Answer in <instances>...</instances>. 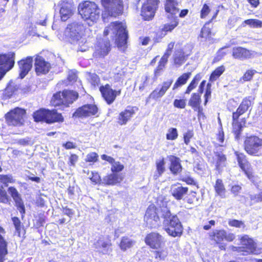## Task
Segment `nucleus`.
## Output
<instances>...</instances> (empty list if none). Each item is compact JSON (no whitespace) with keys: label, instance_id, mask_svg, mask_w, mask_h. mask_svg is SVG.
Here are the masks:
<instances>
[{"label":"nucleus","instance_id":"obj_1","mask_svg":"<svg viewBox=\"0 0 262 262\" xmlns=\"http://www.w3.org/2000/svg\"><path fill=\"white\" fill-rule=\"evenodd\" d=\"M162 212L165 231L172 237L181 236L183 232V227L178 216L172 214L169 209H165Z\"/></svg>","mask_w":262,"mask_h":262},{"label":"nucleus","instance_id":"obj_2","mask_svg":"<svg viewBox=\"0 0 262 262\" xmlns=\"http://www.w3.org/2000/svg\"><path fill=\"white\" fill-rule=\"evenodd\" d=\"M78 12L89 26H92L99 19L100 10L95 3L85 1L79 4Z\"/></svg>","mask_w":262,"mask_h":262},{"label":"nucleus","instance_id":"obj_3","mask_svg":"<svg viewBox=\"0 0 262 262\" xmlns=\"http://www.w3.org/2000/svg\"><path fill=\"white\" fill-rule=\"evenodd\" d=\"M112 30L115 37V42L118 48L124 47L127 42L128 38L126 28L122 23L114 22L109 27L106 28L103 32L104 36H107Z\"/></svg>","mask_w":262,"mask_h":262},{"label":"nucleus","instance_id":"obj_4","mask_svg":"<svg viewBox=\"0 0 262 262\" xmlns=\"http://www.w3.org/2000/svg\"><path fill=\"white\" fill-rule=\"evenodd\" d=\"M165 209L169 208L167 206L157 207L153 204L148 207L145 214L144 220L148 227L157 228L161 225V219H163L162 211Z\"/></svg>","mask_w":262,"mask_h":262},{"label":"nucleus","instance_id":"obj_5","mask_svg":"<svg viewBox=\"0 0 262 262\" xmlns=\"http://www.w3.org/2000/svg\"><path fill=\"white\" fill-rule=\"evenodd\" d=\"M33 117L35 122H45L47 123L62 122L64 120L61 113L56 110H49L41 108L33 113Z\"/></svg>","mask_w":262,"mask_h":262},{"label":"nucleus","instance_id":"obj_6","mask_svg":"<svg viewBox=\"0 0 262 262\" xmlns=\"http://www.w3.org/2000/svg\"><path fill=\"white\" fill-rule=\"evenodd\" d=\"M79 97L77 92L73 90H64L54 94L51 99L52 104L56 106L61 105L68 107L72 104Z\"/></svg>","mask_w":262,"mask_h":262},{"label":"nucleus","instance_id":"obj_7","mask_svg":"<svg viewBox=\"0 0 262 262\" xmlns=\"http://www.w3.org/2000/svg\"><path fill=\"white\" fill-rule=\"evenodd\" d=\"M83 29V26L81 23L73 22L67 26L64 31L65 36L71 43L80 45L84 40L82 38Z\"/></svg>","mask_w":262,"mask_h":262},{"label":"nucleus","instance_id":"obj_8","mask_svg":"<svg viewBox=\"0 0 262 262\" xmlns=\"http://www.w3.org/2000/svg\"><path fill=\"white\" fill-rule=\"evenodd\" d=\"M244 146L248 154L257 156L262 148V138L256 136L248 137L245 140Z\"/></svg>","mask_w":262,"mask_h":262},{"label":"nucleus","instance_id":"obj_9","mask_svg":"<svg viewBox=\"0 0 262 262\" xmlns=\"http://www.w3.org/2000/svg\"><path fill=\"white\" fill-rule=\"evenodd\" d=\"M101 4L108 15L116 17L123 12L122 0H101Z\"/></svg>","mask_w":262,"mask_h":262},{"label":"nucleus","instance_id":"obj_10","mask_svg":"<svg viewBox=\"0 0 262 262\" xmlns=\"http://www.w3.org/2000/svg\"><path fill=\"white\" fill-rule=\"evenodd\" d=\"M25 114L24 109L16 107L5 115L6 122L9 125L20 126L23 123Z\"/></svg>","mask_w":262,"mask_h":262},{"label":"nucleus","instance_id":"obj_11","mask_svg":"<svg viewBox=\"0 0 262 262\" xmlns=\"http://www.w3.org/2000/svg\"><path fill=\"white\" fill-rule=\"evenodd\" d=\"M241 242L242 247H234L236 249L235 251L238 252H243V255H247L248 254H258L259 252L256 249V244L254 241L249 237L247 235L242 236L241 238Z\"/></svg>","mask_w":262,"mask_h":262},{"label":"nucleus","instance_id":"obj_12","mask_svg":"<svg viewBox=\"0 0 262 262\" xmlns=\"http://www.w3.org/2000/svg\"><path fill=\"white\" fill-rule=\"evenodd\" d=\"M159 0H147L142 5L141 15L145 20H151L158 8Z\"/></svg>","mask_w":262,"mask_h":262},{"label":"nucleus","instance_id":"obj_13","mask_svg":"<svg viewBox=\"0 0 262 262\" xmlns=\"http://www.w3.org/2000/svg\"><path fill=\"white\" fill-rule=\"evenodd\" d=\"M14 57L15 54L13 52L0 54V80L13 67Z\"/></svg>","mask_w":262,"mask_h":262},{"label":"nucleus","instance_id":"obj_14","mask_svg":"<svg viewBox=\"0 0 262 262\" xmlns=\"http://www.w3.org/2000/svg\"><path fill=\"white\" fill-rule=\"evenodd\" d=\"M55 7V10H59L62 21H66L73 14L74 5L72 0H61Z\"/></svg>","mask_w":262,"mask_h":262},{"label":"nucleus","instance_id":"obj_15","mask_svg":"<svg viewBox=\"0 0 262 262\" xmlns=\"http://www.w3.org/2000/svg\"><path fill=\"white\" fill-rule=\"evenodd\" d=\"M210 240L213 244H221L225 239L227 242H232L235 239V235L233 233H227L223 229L214 230L209 234Z\"/></svg>","mask_w":262,"mask_h":262},{"label":"nucleus","instance_id":"obj_16","mask_svg":"<svg viewBox=\"0 0 262 262\" xmlns=\"http://www.w3.org/2000/svg\"><path fill=\"white\" fill-rule=\"evenodd\" d=\"M98 107L95 104H87L78 107L73 114L72 117L84 118L95 115L98 112Z\"/></svg>","mask_w":262,"mask_h":262},{"label":"nucleus","instance_id":"obj_17","mask_svg":"<svg viewBox=\"0 0 262 262\" xmlns=\"http://www.w3.org/2000/svg\"><path fill=\"white\" fill-rule=\"evenodd\" d=\"M145 242L151 248L158 249L165 245V241L164 238L159 233L151 232L146 235Z\"/></svg>","mask_w":262,"mask_h":262},{"label":"nucleus","instance_id":"obj_18","mask_svg":"<svg viewBox=\"0 0 262 262\" xmlns=\"http://www.w3.org/2000/svg\"><path fill=\"white\" fill-rule=\"evenodd\" d=\"M99 90L102 94L103 99L107 104H111L115 100L117 96L121 94V90H113L111 85L106 84L105 85H102L100 87Z\"/></svg>","mask_w":262,"mask_h":262},{"label":"nucleus","instance_id":"obj_19","mask_svg":"<svg viewBox=\"0 0 262 262\" xmlns=\"http://www.w3.org/2000/svg\"><path fill=\"white\" fill-rule=\"evenodd\" d=\"M170 192L177 201H185L189 194V189L187 187L183 186L182 184L177 183L171 185Z\"/></svg>","mask_w":262,"mask_h":262},{"label":"nucleus","instance_id":"obj_20","mask_svg":"<svg viewBox=\"0 0 262 262\" xmlns=\"http://www.w3.org/2000/svg\"><path fill=\"white\" fill-rule=\"evenodd\" d=\"M172 82L173 80L169 79L166 81L163 82L162 85H159L158 87L150 94L146 99V103H148L150 99L157 100L163 97L167 90L170 88Z\"/></svg>","mask_w":262,"mask_h":262},{"label":"nucleus","instance_id":"obj_21","mask_svg":"<svg viewBox=\"0 0 262 262\" xmlns=\"http://www.w3.org/2000/svg\"><path fill=\"white\" fill-rule=\"evenodd\" d=\"M111 50L110 41L107 39H100L95 46L93 56L95 57H104Z\"/></svg>","mask_w":262,"mask_h":262},{"label":"nucleus","instance_id":"obj_22","mask_svg":"<svg viewBox=\"0 0 262 262\" xmlns=\"http://www.w3.org/2000/svg\"><path fill=\"white\" fill-rule=\"evenodd\" d=\"M8 191L13 198L15 202V206L21 214L22 217H23L26 213V209L20 194L18 192L17 190L13 186L9 187L8 189Z\"/></svg>","mask_w":262,"mask_h":262},{"label":"nucleus","instance_id":"obj_23","mask_svg":"<svg viewBox=\"0 0 262 262\" xmlns=\"http://www.w3.org/2000/svg\"><path fill=\"white\" fill-rule=\"evenodd\" d=\"M111 246V241L105 240L103 237H99L93 244L96 251L104 255L108 254L112 252Z\"/></svg>","mask_w":262,"mask_h":262},{"label":"nucleus","instance_id":"obj_24","mask_svg":"<svg viewBox=\"0 0 262 262\" xmlns=\"http://www.w3.org/2000/svg\"><path fill=\"white\" fill-rule=\"evenodd\" d=\"M34 66L36 73L38 76L46 74L51 68V64L39 56L35 58Z\"/></svg>","mask_w":262,"mask_h":262},{"label":"nucleus","instance_id":"obj_25","mask_svg":"<svg viewBox=\"0 0 262 262\" xmlns=\"http://www.w3.org/2000/svg\"><path fill=\"white\" fill-rule=\"evenodd\" d=\"M33 58L28 56L25 59H23L18 62L19 66V77L23 79L31 70L32 67Z\"/></svg>","mask_w":262,"mask_h":262},{"label":"nucleus","instance_id":"obj_26","mask_svg":"<svg viewBox=\"0 0 262 262\" xmlns=\"http://www.w3.org/2000/svg\"><path fill=\"white\" fill-rule=\"evenodd\" d=\"M167 158L170 162L169 169L171 173L174 176L180 173L183 169L180 159L173 155H170Z\"/></svg>","mask_w":262,"mask_h":262},{"label":"nucleus","instance_id":"obj_27","mask_svg":"<svg viewBox=\"0 0 262 262\" xmlns=\"http://www.w3.org/2000/svg\"><path fill=\"white\" fill-rule=\"evenodd\" d=\"M177 0H166L165 4V10L167 13V17H178L176 15L179 11Z\"/></svg>","mask_w":262,"mask_h":262},{"label":"nucleus","instance_id":"obj_28","mask_svg":"<svg viewBox=\"0 0 262 262\" xmlns=\"http://www.w3.org/2000/svg\"><path fill=\"white\" fill-rule=\"evenodd\" d=\"M134 113V109L130 106H128L126 109L119 114L118 117V123L120 125H125Z\"/></svg>","mask_w":262,"mask_h":262},{"label":"nucleus","instance_id":"obj_29","mask_svg":"<svg viewBox=\"0 0 262 262\" xmlns=\"http://www.w3.org/2000/svg\"><path fill=\"white\" fill-rule=\"evenodd\" d=\"M251 55L250 51L246 48L241 47L233 48L232 56L235 59L244 60L250 58Z\"/></svg>","mask_w":262,"mask_h":262},{"label":"nucleus","instance_id":"obj_30","mask_svg":"<svg viewBox=\"0 0 262 262\" xmlns=\"http://www.w3.org/2000/svg\"><path fill=\"white\" fill-rule=\"evenodd\" d=\"M122 180V178L120 174L114 172L105 176L103 178V182L108 185H114L120 183Z\"/></svg>","mask_w":262,"mask_h":262},{"label":"nucleus","instance_id":"obj_31","mask_svg":"<svg viewBox=\"0 0 262 262\" xmlns=\"http://www.w3.org/2000/svg\"><path fill=\"white\" fill-rule=\"evenodd\" d=\"M235 155L236 156L238 164L240 168L245 171L247 176L250 179V174L246 171V168L247 166L248 162L246 158V156L238 151H235Z\"/></svg>","mask_w":262,"mask_h":262},{"label":"nucleus","instance_id":"obj_32","mask_svg":"<svg viewBox=\"0 0 262 262\" xmlns=\"http://www.w3.org/2000/svg\"><path fill=\"white\" fill-rule=\"evenodd\" d=\"M253 100L254 98L252 96H248L244 98L237 109L239 114H244L248 111Z\"/></svg>","mask_w":262,"mask_h":262},{"label":"nucleus","instance_id":"obj_33","mask_svg":"<svg viewBox=\"0 0 262 262\" xmlns=\"http://www.w3.org/2000/svg\"><path fill=\"white\" fill-rule=\"evenodd\" d=\"M135 243V241L133 239L126 236H123L121 238L119 247L122 251H125L127 249L132 248Z\"/></svg>","mask_w":262,"mask_h":262},{"label":"nucleus","instance_id":"obj_34","mask_svg":"<svg viewBox=\"0 0 262 262\" xmlns=\"http://www.w3.org/2000/svg\"><path fill=\"white\" fill-rule=\"evenodd\" d=\"M186 59L184 52L182 50L176 51L173 55L174 63L177 67L182 66Z\"/></svg>","mask_w":262,"mask_h":262},{"label":"nucleus","instance_id":"obj_35","mask_svg":"<svg viewBox=\"0 0 262 262\" xmlns=\"http://www.w3.org/2000/svg\"><path fill=\"white\" fill-rule=\"evenodd\" d=\"M8 243L3 236L0 234V262H4L8 254Z\"/></svg>","mask_w":262,"mask_h":262},{"label":"nucleus","instance_id":"obj_36","mask_svg":"<svg viewBox=\"0 0 262 262\" xmlns=\"http://www.w3.org/2000/svg\"><path fill=\"white\" fill-rule=\"evenodd\" d=\"M214 189L216 194L222 198H225L226 189L221 179L216 180Z\"/></svg>","mask_w":262,"mask_h":262},{"label":"nucleus","instance_id":"obj_37","mask_svg":"<svg viewBox=\"0 0 262 262\" xmlns=\"http://www.w3.org/2000/svg\"><path fill=\"white\" fill-rule=\"evenodd\" d=\"M201 103V95L199 93H193L189 100V105L193 108V109H195L200 107Z\"/></svg>","mask_w":262,"mask_h":262},{"label":"nucleus","instance_id":"obj_38","mask_svg":"<svg viewBox=\"0 0 262 262\" xmlns=\"http://www.w3.org/2000/svg\"><path fill=\"white\" fill-rule=\"evenodd\" d=\"M243 126L239 121L232 122V132L235 136V139L238 141L243 130Z\"/></svg>","mask_w":262,"mask_h":262},{"label":"nucleus","instance_id":"obj_39","mask_svg":"<svg viewBox=\"0 0 262 262\" xmlns=\"http://www.w3.org/2000/svg\"><path fill=\"white\" fill-rule=\"evenodd\" d=\"M167 18L170 21V23L164 25L163 30L166 32H171L178 25L179 19L178 17H171Z\"/></svg>","mask_w":262,"mask_h":262},{"label":"nucleus","instance_id":"obj_40","mask_svg":"<svg viewBox=\"0 0 262 262\" xmlns=\"http://www.w3.org/2000/svg\"><path fill=\"white\" fill-rule=\"evenodd\" d=\"M190 74V73H186L180 76L174 84L172 89L175 90L185 84L189 78Z\"/></svg>","mask_w":262,"mask_h":262},{"label":"nucleus","instance_id":"obj_41","mask_svg":"<svg viewBox=\"0 0 262 262\" xmlns=\"http://www.w3.org/2000/svg\"><path fill=\"white\" fill-rule=\"evenodd\" d=\"M215 157H216V169L219 170L225 166L226 157L223 153L218 152L215 153Z\"/></svg>","mask_w":262,"mask_h":262},{"label":"nucleus","instance_id":"obj_42","mask_svg":"<svg viewBox=\"0 0 262 262\" xmlns=\"http://www.w3.org/2000/svg\"><path fill=\"white\" fill-rule=\"evenodd\" d=\"M224 71L225 67L223 66L219 67L212 72L209 80L211 82L215 81L223 73Z\"/></svg>","mask_w":262,"mask_h":262},{"label":"nucleus","instance_id":"obj_43","mask_svg":"<svg viewBox=\"0 0 262 262\" xmlns=\"http://www.w3.org/2000/svg\"><path fill=\"white\" fill-rule=\"evenodd\" d=\"M246 199L250 200V205L262 202V192L257 194H249Z\"/></svg>","mask_w":262,"mask_h":262},{"label":"nucleus","instance_id":"obj_44","mask_svg":"<svg viewBox=\"0 0 262 262\" xmlns=\"http://www.w3.org/2000/svg\"><path fill=\"white\" fill-rule=\"evenodd\" d=\"M209 24H206L202 28L200 37L204 38L205 39H209L211 38V29L208 27Z\"/></svg>","mask_w":262,"mask_h":262},{"label":"nucleus","instance_id":"obj_45","mask_svg":"<svg viewBox=\"0 0 262 262\" xmlns=\"http://www.w3.org/2000/svg\"><path fill=\"white\" fill-rule=\"evenodd\" d=\"M189 204H198L199 202V198L196 196V193L194 191H191L189 196L187 195L185 201Z\"/></svg>","mask_w":262,"mask_h":262},{"label":"nucleus","instance_id":"obj_46","mask_svg":"<svg viewBox=\"0 0 262 262\" xmlns=\"http://www.w3.org/2000/svg\"><path fill=\"white\" fill-rule=\"evenodd\" d=\"M178 137V130L176 128L171 127L168 129L166 134V139L170 140H174Z\"/></svg>","mask_w":262,"mask_h":262},{"label":"nucleus","instance_id":"obj_47","mask_svg":"<svg viewBox=\"0 0 262 262\" xmlns=\"http://www.w3.org/2000/svg\"><path fill=\"white\" fill-rule=\"evenodd\" d=\"M200 80V77L199 75H196L192 79V80L191 81L189 85L188 86L185 94H189L190 92L194 89L197 84L198 81Z\"/></svg>","mask_w":262,"mask_h":262},{"label":"nucleus","instance_id":"obj_48","mask_svg":"<svg viewBox=\"0 0 262 262\" xmlns=\"http://www.w3.org/2000/svg\"><path fill=\"white\" fill-rule=\"evenodd\" d=\"M246 25H249L253 27L259 28L261 27L262 23L260 20L256 19H249L245 20L244 22Z\"/></svg>","mask_w":262,"mask_h":262},{"label":"nucleus","instance_id":"obj_49","mask_svg":"<svg viewBox=\"0 0 262 262\" xmlns=\"http://www.w3.org/2000/svg\"><path fill=\"white\" fill-rule=\"evenodd\" d=\"M124 165L121 164L118 161H115V163L112 165L111 171L112 172L118 173L124 169Z\"/></svg>","mask_w":262,"mask_h":262},{"label":"nucleus","instance_id":"obj_50","mask_svg":"<svg viewBox=\"0 0 262 262\" xmlns=\"http://www.w3.org/2000/svg\"><path fill=\"white\" fill-rule=\"evenodd\" d=\"M165 164L164 158L156 162L157 171L159 176H161L165 171Z\"/></svg>","mask_w":262,"mask_h":262},{"label":"nucleus","instance_id":"obj_51","mask_svg":"<svg viewBox=\"0 0 262 262\" xmlns=\"http://www.w3.org/2000/svg\"><path fill=\"white\" fill-rule=\"evenodd\" d=\"M15 91V87L11 84H9L4 91V95L7 98H9L13 95Z\"/></svg>","mask_w":262,"mask_h":262},{"label":"nucleus","instance_id":"obj_52","mask_svg":"<svg viewBox=\"0 0 262 262\" xmlns=\"http://www.w3.org/2000/svg\"><path fill=\"white\" fill-rule=\"evenodd\" d=\"M0 181L7 186V183H12L14 182V180L11 175H0Z\"/></svg>","mask_w":262,"mask_h":262},{"label":"nucleus","instance_id":"obj_53","mask_svg":"<svg viewBox=\"0 0 262 262\" xmlns=\"http://www.w3.org/2000/svg\"><path fill=\"white\" fill-rule=\"evenodd\" d=\"M193 131L191 129H188L185 133L184 134V142L186 145L189 144L190 139L193 137Z\"/></svg>","mask_w":262,"mask_h":262},{"label":"nucleus","instance_id":"obj_54","mask_svg":"<svg viewBox=\"0 0 262 262\" xmlns=\"http://www.w3.org/2000/svg\"><path fill=\"white\" fill-rule=\"evenodd\" d=\"M205 169V164L203 161H199L195 163L194 170L198 173H203Z\"/></svg>","mask_w":262,"mask_h":262},{"label":"nucleus","instance_id":"obj_55","mask_svg":"<svg viewBox=\"0 0 262 262\" xmlns=\"http://www.w3.org/2000/svg\"><path fill=\"white\" fill-rule=\"evenodd\" d=\"M12 221L14 224L16 232L19 235L21 231V222L17 217H12Z\"/></svg>","mask_w":262,"mask_h":262},{"label":"nucleus","instance_id":"obj_56","mask_svg":"<svg viewBox=\"0 0 262 262\" xmlns=\"http://www.w3.org/2000/svg\"><path fill=\"white\" fill-rule=\"evenodd\" d=\"M154 253L155 257L156 259H159L160 260L164 259L167 255V252L165 250L155 251Z\"/></svg>","mask_w":262,"mask_h":262},{"label":"nucleus","instance_id":"obj_57","mask_svg":"<svg viewBox=\"0 0 262 262\" xmlns=\"http://www.w3.org/2000/svg\"><path fill=\"white\" fill-rule=\"evenodd\" d=\"M256 72V71L254 70H249L247 71L243 76V80L244 81L250 80Z\"/></svg>","mask_w":262,"mask_h":262},{"label":"nucleus","instance_id":"obj_58","mask_svg":"<svg viewBox=\"0 0 262 262\" xmlns=\"http://www.w3.org/2000/svg\"><path fill=\"white\" fill-rule=\"evenodd\" d=\"M173 105L178 108H184L186 106V102L184 99H175L173 101Z\"/></svg>","mask_w":262,"mask_h":262},{"label":"nucleus","instance_id":"obj_59","mask_svg":"<svg viewBox=\"0 0 262 262\" xmlns=\"http://www.w3.org/2000/svg\"><path fill=\"white\" fill-rule=\"evenodd\" d=\"M98 155L96 152H91L86 156V161L96 162L98 160Z\"/></svg>","mask_w":262,"mask_h":262},{"label":"nucleus","instance_id":"obj_60","mask_svg":"<svg viewBox=\"0 0 262 262\" xmlns=\"http://www.w3.org/2000/svg\"><path fill=\"white\" fill-rule=\"evenodd\" d=\"M9 198L7 192L5 190L0 193V203L7 204L9 202Z\"/></svg>","mask_w":262,"mask_h":262},{"label":"nucleus","instance_id":"obj_61","mask_svg":"<svg viewBox=\"0 0 262 262\" xmlns=\"http://www.w3.org/2000/svg\"><path fill=\"white\" fill-rule=\"evenodd\" d=\"M166 64L159 61L158 66L155 70V75L156 77L160 76L163 72Z\"/></svg>","mask_w":262,"mask_h":262},{"label":"nucleus","instance_id":"obj_62","mask_svg":"<svg viewBox=\"0 0 262 262\" xmlns=\"http://www.w3.org/2000/svg\"><path fill=\"white\" fill-rule=\"evenodd\" d=\"M228 224L232 227L240 228L242 226L244 225V223L237 220H230L228 221Z\"/></svg>","mask_w":262,"mask_h":262},{"label":"nucleus","instance_id":"obj_63","mask_svg":"<svg viewBox=\"0 0 262 262\" xmlns=\"http://www.w3.org/2000/svg\"><path fill=\"white\" fill-rule=\"evenodd\" d=\"M210 11L209 7L206 4H205L201 11V17L204 18L209 13Z\"/></svg>","mask_w":262,"mask_h":262},{"label":"nucleus","instance_id":"obj_64","mask_svg":"<svg viewBox=\"0 0 262 262\" xmlns=\"http://www.w3.org/2000/svg\"><path fill=\"white\" fill-rule=\"evenodd\" d=\"M181 180L188 185H195V182L194 179L190 176H182Z\"/></svg>","mask_w":262,"mask_h":262}]
</instances>
